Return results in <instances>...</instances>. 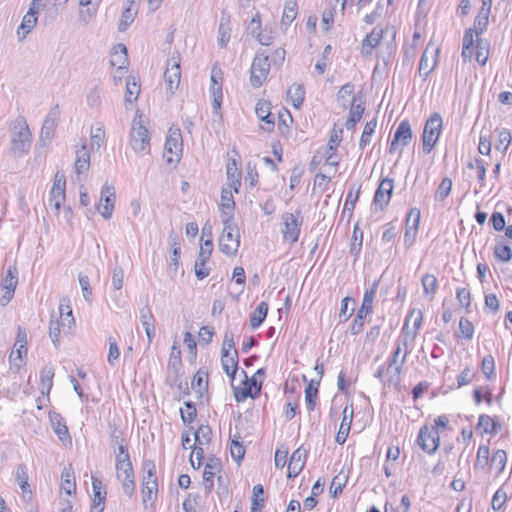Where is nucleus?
Here are the masks:
<instances>
[{
	"label": "nucleus",
	"mask_w": 512,
	"mask_h": 512,
	"mask_svg": "<svg viewBox=\"0 0 512 512\" xmlns=\"http://www.w3.org/2000/svg\"><path fill=\"white\" fill-rule=\"evenodd\" d=\"M58 312V317L53 316L49 324V336L55 347L60 345L61 334L70 333L72 327L75 325L69 299L62 298L60 300Z\"/></svg>",
	"instance_id": "1"
},
{
	"label": "nucleus",
	"mask_w": 512,
	"mask_h": 512,
	"mask_svg": "<svg viewBox=\"0 0 512 512\" xmlns=\"http://www.w3.org/2000/svg\"><path fill=\"white\" fill-rule=\"evenodd\" d=\"M337 101L344 107L350 103L351 106L345 127L347 129H353L355 125L360 121L364 113V100L361 96H356L354 94V85L351 83H346L338 91Z\"/></svg>",
	"instance_id": "2"
},
{
	"label": "nucleus",
	"mask_w": 512,
	"mask_h": 512,
	"mask_svg": "<svg viewBox=\"0 0 512 512\" xmlns=\"http://www.w3.org/2000/svg\"><path fill=\"white\" fill-rule=\"evenodd\" d=\"M129 146L139 156H145L150 153V133L139 111L136 112L131 123Z\"/></svg>",
	"instance_id": "3"
},
{
	"label": "nucleus",
	"mask_w": 512,
	"mask_h": 512,
	"mask_svg": "<svg viewBox=\"0 0 512 512\" xmlns=\"http://www.w3.org/2000/svg\"><path fill=\"white\" fill-rule=\"evenodd\" d=\"M223 230L218 239L219 250L228 257L236 255L240 246V232L230 216L222 219Z\"/></svg>",
	"instance_id": "4"
},
{
	"label": "nucleus",
	"mask_w": 512,
	"mask_h": 512,
	"mask_svg": "<svg viewBox=\"0 0 512 512\" xmlns=\"http://www.w3.org/2000/svg\"><path fill=\"white\" fill-rule=\"evenodd\" d=\"M302 225L303 216L299 211L282 213L279 229L283 240L289 244L296 243L299 239Z\"/></svg>",
	"instance_id": "5"
},
{
	"label": "nucleus",
	"mask_w": 512,
	"mask_h": 512,
	"mask_svg": "<svg viewBox=\"0 0 512 512\" xmlns=\"http://www.w3.org/2000/svg\"><path fill=\"white\" fill-rule=\"evenodd\" d=\"M46 6V0H32L29 9L17 27L16 36L18 41H23L34 30L38 22V14Z\"/></svg>",
	"instance_id": "6"
},
{
	"label": "nucleus",
	"mask_w": 512,
	"mask_h": 512,
	"mask_svg": "<svg viewBox=\"0 0 512 512\" xmlns=\"http://www.w3.org/2000/svg\"><path fill=\"white\" fill-rule=\"evenodd\" d=\"M28 336L25 329L19 327L16 340L9 355L10 370L18 372L26 365Z\"/></svg>",
	"instance_id": "7"
},
{
	"label": "nucleus",
	"mask_w": 512,
	"mask_h": 512,
	"mask_svg": "<svg viewBox=\"0 0 512 512\" xmlns=\"http://www.w3.org/2000/svg\"><path fill=\"white\" fill-rule=\"evenodd\" d=\"M183 144L181 131L170 128L166 136L163 157L168 164L176 165L182 156Z\"/></svg>",
	"instance_id": "8"
},
{
	"label": "nucleus",
	"mask_w": 512,
	"mask_h": 512,
	"mask_svg": "<svg viewBox=\"0 0 512 512\" xmlns=\"http://www.w3.org/2000/svg\"><path fill=\"white\" fill-rule=\"evenodd\" d=\"M210 95L212 98V116L214 122H221L222 114L220 112L222 101H223V90H222V72L220 69L214 67L211 71L210 77Z\"/></svg>",
	"instance_id": "9"
},
{
	"label": "nucleus",
	"mask_w": 512,
	"mask_h": 512,
	"mask_svg": "<svg viewBox=\"0 0 512 512\" xmlns=\"http://www.w3.org/2000/svg\"><path fill=\"white\" fill-rule=\"evenodd\" d=\"M66 179L62 172H56L53 184L49 192L48 204L51 209L55 210L56 216L60 217V209L66 200Z\"/></svg>",
	"instance_id": "10"
},
{
	"label": "nucleus",
	"mask_w": 512,
	"mask_h": 512,
	"mask_svg": "<svg viewBox=\"0 0 512 512\" xmlns=\"http://www.w3.org/2000/svg\"><path fill=\"white\" fill-rule=\"evenodd\" d=\"M443 127V119L438 113H434L426 121L423 131V149L430 153L436 145Z\"/></svg>",
	"instance_id": "11"
},
{
	"label": "nucleus",
	"mask_w": 512,
	"mask_h": 512,
	"mask_svg": "<svg viewBox=\"0 0 512 512\" xmlns=\"http://www.w3.org/2000/svg\"><path fill=\"white\" fill-rule=\"evenodd\" d=\"M116 202V192L113 185L105 183L100 190V197L96 204V209L100 215L108 220L112 217Z\"/></svg>",
	"instance_id": "12"
},
{
	"label": "nucleus",
	"mask_w": 512,
	"mask_h": 512,
	"mask_svg": "<svg viewBox=\"0 0 512 512\" xmlns=\"http://www.w3.org/2000/svg\"><path fill=\"white\" fill-rule=\"evenodd\" d=\"M270 70L269 57L263 53H257L251 65L250 82L254 87H260L266 80Z\"/></svg>",
	"instance_id": "13"
},
{
	"label": "nucleus",
	"mask_w": 512,
	"mask_h": 512,
	"mask_svg": "<svg viewBox=\"0 0 512 512\" xmlns=\"http://www.w3.org/2000/svg\"><path fill=\"white\" fill-rule=\"evenodd\" d=\"M32 143V135L27 125L20 124L11 139V151L16 156H21L28 152Z\"/></svg>",
	"instance_id": "14"
},
{
	"label": "nucleus",
	"mask_w": 512,
	"mask_h": 512,
	"mask_svg": "<svg viewBox=\"0 0 512 512\" xmlns=\"http://www.w3.org/2000/svg\"><path fill=\"white\" fill-rule=\"evenodd\" d=\"M163 77L166 90L169 93L174 94L178 89L181 80L180 60L178 56H171L168 59Z\"/></svg>",
	"instance_id": "15"
},
{
	"label": "nucleus",
	"mask_w": 512,
	"mask_h": 512,
	"mask_svg": "<svg viewBox=\"0 0 512 512\" xmlns=\"http://www.w3.org/2000/svg\"><path fill=\"white\" fill-rule=\"evenodd\" d=\"M412 139V129L408 121H402L394 134L390 145V153L401 154L403 149L410 143Z\"/></svg>",
	"instance_id": "16"
},
{
	"label": "nucleus",
	"mask_w": 512,
	"mask_h": 512,
	"mask_svg": "<svg viewBox=\"0 0 512 512\" xmlns=\"http://www.w3.org/2000/svg\"><path fill=\"white\" fill-rule=\"evenodd\" d=\"M418 445L428 454L434 453L439 447V435L435 427L424 425L418 435Z\"/></svg>",
	"instance_id": "17"
},
{
	"label": "nucleus",
	"mask_w": 512,
	"mask_h": 512,
	"mask_svg": "<svg viewBox=\"0 0 512 512\" xmlns=\"http://www.w3.org/2000/svg\"><path fill=\"white\" fill-rule=\"evenodd\" d=\"M116 477L122 482L124 493L131 497L135 491V479L131 462L122 461L121 465H116Z\"/></svg>",
	"instance_id": "18"
},
{
	"label": "nucleus",
	"mask_w": 512,
	"mask_h": 512,
	"mask_svg": "<svg viewBox=\"0 0 512 512\" xmlns=\"http://www.w3.org/2000/svg\"><path fill=\"white\" fill-rule=\"evenodd\" d=\"M18 282V272L16 267H9L6 271L1 284V305H6L12 298Z\"/></svg>",
	"instance_id": "19"
},
{
	"label": "nucleus",
	"mask_w": 512,
	"mask_h": 512,
	"mask_svg": "<svg viewBox=\"0 0 512 512\" xmlns=\"http://www.w3.org/2000/svg\"><path fill=\"white\" fill-rule=\"evenodd\" d=\"M109 62L110 65L112 67H115L116 71L119 73L118 76L114 75V79H121V76L123 75L129 64L126 46L123 44L115 45L111 50Z\"/></svg>",
	"instance_id": "20"
},
{
	"label": "nucleus",
	"mask_w": 512,
	"mask_h": 512,
	"mask_svg": "<svg viewBox=\"0 0 512 512\" xmlns=\"http://www.w3.org/2000/svg\"><path fill=\"white\" fill-rule=\"evenodd\" d=\"M422 320L423 314L421 310L413 309L410 311L403 327L405 345L408 344L409 340H413L415 338L421 327Z\"/></svg>",
	"instance_id": "21"
},
{
	"label": "nucleus",
	"mask_w": 512,
	"mask_h": 512,
	"mask_svg": "<svg viewBox=\"0 0 512 512\" xmlns=\"http://www.w3.org/2000/svg\"><path fill=\"white\" fill-rule=\"evenodd\" d=\"M420 223V210L413 208L410 210L406 220V231L404 236V244L411 247L416 239L418 227Z\"/></svg>",
	"instance_id": "22"
},
{
	"label": "nucleus",
	"mask_w": 512,
	"mask_h": 512,
	"mask_svg": "<svg viewBox=\"0 0 512 512\" xmlns=\"http://www.w3.org/2000/svg\"><path fill=\"white\" fill-rule=\"evenodd\" d=\"M394 190V183L392 179H383L374 195V203L381 209L388 205Z\"/></svg>",
	"instance_id": "23"
},
{
	"label": "nucleus",
	"mask_w": 512,
	"mask_h": 512,
	"mask_svg": "<svg viewBox=\"0 0 512 512\" xmlns=\"http://www.w3.org/2000/svg\"><path fill=\"white\" fill-rule=\"evenodd\" d=\"M306 462V451L301 448L296 449L288 462V478H295L302 471Z\"/></svg>",
	"instance_id": "24"
},
{
	"label": "nucleus",
	"mask_w": 512,
	"mask_h": 512,
	"mask_svg": "<svg viewBox=\"0 0 512 512\" xmlns=\"http://www.w3.org/2000/svg\"><path fill=\"white\" fill-rule=\"evenodd\" d=\"M384 34V29L375 27L372 32L362 41L361 52L363 55H371L373 50L378 46Z\"/></svg>",
	"instance_id": "25"
},
{
	"label": "nucleus",
	"mask_w": 512,
	"mask_h": 512,
	"mask_svg": "<svg viewBox=\"0 0 512 512\" xmlns=\"http://www.w3.org/2000/svg\"><path fill=\"white\" fill-rule=\"evenodd\" d=\"M379 287V281L375 280L373 283L365 289L362 304L358 311L360 313L371 314L373 311V303L377 295Z\"/></svg>",
	"instance_id": "26"
},
{
	"label": "nucleus",
	"mask_w": 512,
	"mask_h": 512,
	"mask_svg": "<svg viewBox=\"0 0 512 512\" xmlns=\"http://www.w3.org/2000/svg\"><path fill=\"white\" fill-rule=\"evenodd\" d=\"M401 367L402 366L399 365V362H390L387 367H384L379 370L380 381L383 382L384 384H397L401 380Z\"/></svg>",
	"instance_id": "27"
},
{
	"label": "nucleus",
	"mask_w": 512,
	"mask_h": 512,
	"mask_svg": "<svg viewBox=\"0 0 512 512\" xmlns=\"http://www.w3.org/2000/svg\"><path fill=\"white\" fill-rule=\"evenodd\" d=\"M92 488L94 499L91 506V512H103L106 491H102V482L99 479L92 477Z\"/></svg>",
	"instance_id": "28"
},
{
	"label": "nucleus",
	"mask_w": 512,
	"mask_h": 512,
	"mask_svg": "<svg viewBox=\"0 0 512 512\" xmlns=\"http://www.w3.org/2000/svg\"><path fill=\"white\" fill-rule=\"evenodd\" d=\"M90 167V154L85 144L76 150V158L74 163L75 172L80 175L89 170Z\"/></svg>",
	"instance_id": "29"
},
{
	"label": "nucleus",
	"mask_w": 512,
	"mask_h": 512,
	"mask_svg": "<svg viewBox=\"0 0 512 512\" xmlns=\"http://www.w3.org/2000/svg\"><path fill=\"white\" fill-rule=\"evenodd\" d=\"M270 109L271 105L266 100H259L255 107L257 117L267 125V127L262 126V128L267 131H270L274 126V120L271 117Z\"/></svg>",
	"instance_id": "30"
},
{
	"label": "nucleus",
	"mask_w": 512,
	"mask_h": 512,
	"mask_svg": "<svg viewBox=\"0 0 512 512\" xmlns=\"http://www.w3.org/2000/svg\"><path fill=\"white\" fill-rule=\"evenodd\" d=\"M221 470V462L218 458H209L203 473V480L205 483V487L208 490H211L213 487V478L214 476L220 472Z\"/></svg>",
	"instance_id": "31"
},
{
	"label": "nucleus",
	"mask_w": 512,
	"mask_h": 512,
	"mask_svg": "<svg viewBox=\"0 0 512 512\" xmlns=\"http://www.w3.org/2000/svg\"><path fill=\"white\" fill-rule=\"evenodd\" d=\"M169 246H170V257L168 260V269L173 273L178 271L179 267V257L181 253V244L179 239L176 236L169 237Z\"/></svg>",
	"instance_id": "32"
},
{
	"label": "nucleus",
	"mask_w": 512,
	"mask_h": 512,
	"mask_svg": "<svg viewBox=\"0 0 512 512\" xmlns=\"http://www.w3.org/2000/svg\"><path fill=\"white\" fill-rule=\"evenodd\" d=\"M58 121V111L52 110L46 116L42 129H41V138L44 140H51L54 136Z\"/></svg>",
	"instance_id": "33"
},
{
	"label": "nucleus",
	"mask_w": 512,
	"mask_h": 512,
	"mask_svg": "<svg viewBox=\"0 0 512 512\" xmlns=\"http://www.w3.org/2000/svg\"><path fill=\"white\" fill-rule=\"evenodd\" d=\"M231 22L229 17L222 16L217 32V43L220 48L226 47L231 37Z\"/></svg>",
	"instance_id": "34"
},
{
	"label": "nucleus",
	"mask_w": 512,
	"mask_h": 512,
	"mask_svg": "<svg viewBox=\"0 0 512 512\" xmlns=\"http://www.w3.org/2000/svg\"><path fill=\"white\" fill-rule=\"evenodd\" d=\"M226 172L228 188L233 189L237 193L241 185V172L234 160L227 163Z\"/></svg>",
	"instance_id": "35"
},
{
	"label": "nucleus",
	"mask_w": 512,
	"mask_h": 512,
	"mask_svg": "<svg viewBox=\"0 0 512 512\" xmlns=\"http://www.w3.org/2000/svg\"><path fill=\"white\" fill-rule=\"evenodd\" d=\"M140 322L145 330L148 344H150L155 337V318L152 312L148 309H143L140 312Z\"/></svg>",
	"instance_id": "36"
},
{
	"label": "nucleus",
	"mask_w": 512,
	"mask_h": 512,
	"mask_svg": "<svg viewBox=\"0 0 512 512\" xmlns=\"http://www.w3.org/2000/svg\"><path fill=\"white\" fill-rule=\"evenodd\" d=\"M237 402H242L248 397L255 399L261 393L262 386H232Z\"/></svg>",
	"instance_id": "37"
},
{
	"label": "nucleus",
	"mask_w": 512,
	"mask_h": 512,
	"mask_svg": "<svg viewBox=\"0 0 512 512\" xmlns=\"http://www.w3.org/2000/svg\"><path fill=\"white\" fill-rule=\"evenodd\" d=\"M101 0H80V20L87 24L96 14Z\"/></svg>",
	"instance_id": "38"
},
{
	"label": "nucleus",
	"mask_w": 512,
	"mask_h": 512,
	"mask_svg": "<svg viewBox=\"0 0 512 512\" xmlns=\"http://www.w3.org/2000/svg\"><path fill=\"white\" fill-rule=\"evenodd\" d=\"M221 364L223 370L229 377V380L234 381L236 379V374L238 373L237 354H222Z\"/></svg>",
	"instance_id": "39"
},
{
	"label": "nucleus",
	"mask_w": 512,
	"mask_h": 512,
	"mask_svg": "<svg viewBox=\"0 0 512 512\" xmlns=\"http://www.w3.org/2000/svg\"><path fill=\"white\" fill-rule=\"evenodd\" d=\"M233 189L223 188L221 191V201H220V209L222 210V218H226L230 216L232 218V211L234 209V200H233Z\"/></svg>",
	"instance_id": "40"
},
{
	"label": "nucleus",
	"mask_w": 512,
	"mask_h": 512,
	"mask_svg": "<svg viewBox=\"0 0 512 512\" xmlns=\"http://www.w3.org/2000/svg\"><path fill=\"white\" fill-rule=\"evenodd\" d=\"M287 96L292 105L299 109L304 101L305 91L301 84L293 83L287 90Z\"/></svg>",
	"instance_id": "41"
},
{
	"label": "nucleus",
	"mask_w": 512,
	"mask_h": 512,
	"mask_svg": "<svg viewBox=\"0 0 512 512\" xmlns=\"http://www.w3.org/2000/svg\"><path fill=\"white\" fill-rule=\"evenodd\" d=\"M297 2L295 0H287L284 5L282 17H281V25L287 27L289 26L297 16Z\"/></svg>",
	"instance_id": "42"
},
{
	"label": "nucleus",
	"mask_w": 512,
	"mask_h": 512,
	"mask_svg": "<svg viewBox=\"0 0 512 512\" xmlns=\"http://www.w3.org/2000/svg\"><path fill=\"white\" fill-rule=\"evenodd\" d=\"M140 93V83L136 77H129L126 81L125 102L132 103L137 100Z\"/></svg>",
	"instance_id": "43"
},
{
	"label": "nucleus",
	"mask_w": 512,
	"mask_h": 512,
	"mask_svg": "<svg viewBox=\"0 0 512 512\" xmlns=\"http://www.w3.org/2000/svg\"><path fill=\"white\" fill-rule=\"evenodd\" d=\"M158 483L157 480L142 481V497L143 503L146 504L149 501L154 502L157 497Z\"/></svg>",
	"instance_id": "44"
},
{
	"label": "nucleus",
	"mask_w": 512,
	"mask_h": 512,
	"mask_svg": "<svg viewBox=\"0 0 512 512\" xmlns=\"http://www.w3.org/2000/svg\"><path fill=\"white\" fill-rule=\"evenodd\" d=\"M435 66L434 51L426 49L419 63V72L421 75L427 76Z\"/></svg>",
	"instance_id": "45"
},
{
	"label": "nucleus",
	"mask_w": 512,
	"mask_h": 512,
	"mask_svg": "<svg viewBox=\"0 0 512 512\" xmlns=\"http://www.w3.org/2000/svg\"><path fill=\"white\" fill-rule=\"evenodd\" d=\"M104 96V90L100 86H94L86 96V103L92 109L100 108L102 99Z\"/></svg>",
	"instance_id": "46"
},
{
	"label": "nucleus",
	"mask_w": 512,
	"mask_h": 512,
	"mask_svg": "<svg viewBox=\"0 0 512 512\" xmlns=\"http://www.w3.org/2000/svg\"><path fill=\"white\" fill-rule=\"evenodd\" d=\"M499 426L490 416L480 415L476 430L481 434H493Z\"/></svg>",
	"instance_id": "47"
},
{
	"label": "nucleus",
	"mask_w": 512,
	"mask_h": 512,
	"mask_svg": "<svg viewBox=\"0 0 512 512\" xmlns=\"http://www.w3.org/2000/svg\"><path fill=\"white\" fill-rule=\"evenodd\" d=\"M182 361H181V350L180 346L177 342H174L171 347V351L169 354V360H168V368L177 373L181 367Z\"/></svg>",
	"instance_id": "48"
},
{
	"label": "nucleus",
	"mask_w": 512,
	"mask_h": 512,
	"mask_svg": "<svg viewBox=\"0 0 512 512\" xmlns=\"http://www.w3.org/2000/svg\"><path fill=\"white\" fill-rule=\"evenodd\" d=\"M268 312V305L265 302H261L255 308L251 315L250 323L252 328L259 327L265 320Z\"/></svg>",
	"instance_id": "49"
},
{
	"label": "nucleus",
	"mask_w": 512,
	"mask_h": 512,
	"mask_svg": "<svg viewBox=\"0 0 512 512\" xmlns=\"http://www.w3.org/2000/svg\"><path fill=\"white\" fill-rule=\"evenodd\" d=\"M377 128V120L373 119L365 124L364 130L362 132L359 147L361 149L365 148L367 145L371 143L372 136L375 133Z\"/></svg>",
	"instance_id": "50"
},
{
	"label": "nucleus",
	"mask_w": 512,
	"mask_h": 512,
	"mask_svg": "<svg viewBox=\"0 0 512 512\" xmlns=\"http://www.w3.org/2000/svg\"><path fill=\"white\" fill-rule=\"evenodd\" d=\"M211 434H212V431H211V428L207 425H201L195 432L194 434V440H195V443H194V446H204V445H208L209 442L211 441Z\"/></svg>",
	"instance_id": "51"
},
{
	"label": "nucleus",
	"mask_w": 512,
	"mask_h": 512,
	"mask_svg": "<svg viewBox=\"0 0 512 512\" xmlns=\"http://www.w3.org/2000/svg\"><path fill=\"white\" fill-rule=\"evenodd\" d=\"M489 14H490V10L489 8H486V7H482L474 21V28H472L476 35H479L480 33H482L487 25H488V20H489Z\"/></svg>",
	"instance_id": "52"
},
{
	"label": "nucleus",
	"mask_w": 512,
	"mask_h": 512,
	"mask_svg": "<svg viewBox=\"0 0 512 512\" xmlns=\"http://www.w3.org/2000/svg\"><path fill=\"white\" fill-rule=\"evenodd\" d=\"M61 480V488L68 495H71L76 490L73 471L71 469H64L61 474Z\"/></svg>",
	"instance_id": "53"
},
{
	"label": "nucleus",
	"mask_w": 512,
	"mask_h": 512,
	"mask_svg": "<svg viewBox=\"0 0 512 512\" xmlns=\"http://www.w3.org/2000/svg\"><path fill=\"white\" fill-rule=\"evenodd\" d=\"M347 410H348V408L345 407L344 411H343L344 416H343L342 422L340 424L338 433L335 438V441L341 445L345 443L347 436L349 434V431H350V426H351V420H349V421L347 420Z\"/></svg>",
	"instance_id": "54"
},
{
	"label": "nucleus",
	"mask_w": 512,
	"mask_h": 512,
	"mask_svg": "<svg viewBox=\"0 0 512 512\" xmlns=\"http://www.w3.org/2000/svg\"><path fill=\"white\" fill-rule=\"evenodd\" d=\"M136 9L130 5L127 7L121 15L120 21H119V31L124 32L127 30V28L132 24V22L135 19L136 16Z\"/></svg>",
	"instance_id": "55"
},
{
	"label": "nucleus",
	"mask_w": 512,
	"mask_h": 512,
	"mask_svg": "<svg viewBox=\"0 0 512 512\" xmlns=\"http://www.w3.org/2000/svg\"><path fill=\"white\" fill-rule=\"evenodd\" d=\"M507 462V454L504 450H497L491 458V467L496 471V474H500Z\"/></svg>",
	"instance_id": "56"
},
{
	"label": "nucleus",
	"mask_w": 512,
	"mask_h": 512,
	"mask_svg": "<svg viewBox=\"0 0 512 512\" xmlns=\"http://www.w3.org/2000/svg\"><path fill=\"white\" fill-rule=\"evenodd\" d=\"M90 139L92 148L96 147L99 149L104 144L105 131L102 125L97 124L92 127Z\"/></svg>",
	"instance_id": "57"
},
{
	"label": "nucleus",
	"mask_w": 512,
	"mask_h": 512,
	"mask_svg": "<svg viewBox=\"0 0 512 512\" xmlns=\"http://www.w3.org/2000/svg\"><path fill=\"white\" fill-rule=\"evenodd\" d=\"M489 56V43L483 39H477L476 61L480 65H485Z\"/></svg>",
	"instance_id": "58"
},
{
	"label": "nucleus",
	"mask_w": 512,
	"mask_h": 512,
	"mask_svg": "<svg viewBox=\"0 0 512 512\" xmlns=\"http://www.w3.org/2000/svg\"><path fill=\"white\" fill-rule=\"evenodd\" d=\"M481 370L487 381L494 380L495 361L492 355H486L483 358L481 363Z\"/></svg>",
	"instance_id": "59"
},
{
	"label": "nucleus",
	"mask_w": 512,
	"mask_h": 512,
	"mask_svg": "<svg viewBox=\"0 0 512 512\" xmlns=\"http://www.w3.org/2000/svg\"><path fill=\"white\" fill-rule=\"evenodd\" d=\"M183 343L188 349L189 362L194 363L197 357V344L194 336L190 332H185Z\"/></svg>",
	"instance_id": "60"
},
{
	"label": "nucleus",
	"mask_w": 512,
	"mask_h": 512,
	"mask_svg": "<svg viewBox=\"0 0 512 512\" xmlns=\"http://www.w3.org/2000/svg\"><path fill=\"white\" fill-rule=\"evenodd\" d=\"M123 285H124V270L121 267L116 266L112 270L111 286H112L113 290L120 291V290H122Z\"/></svg>",
	"instance_id": "61"
},
{
	"label": "nucleus",
	"mask_w": 512,
	"mask_h": 512,
	"mask_svg": "<svg viewBox=\"0 0 512 512\" xmlns=\"http://www.w3.org/2000/svg\"><path fill=\"white\" fill-rule=\"evenodd\" d=\"M422 285H423L424 293L426 294V296H428L431 299L436 291V286H437L436 277L434 275H430V274L423 276Z\"/></svg>",
	"instance_id": "62"
},
{
	"label": "nucleus",
	"mask_w": 512,
	"mask_h": 512,
	"mask_svg": "<svg viewBox=\"0 0 512 512\" xmlns=\"http://www.w3.org/2000/svg\"><path fill=\"white\" fill-rule=\"evenodd\" d=\"M497 132L498 143L496 144L495 147L497 150H502L503 152H505L508 149L512 140L511 133L507 129H501L498 130Z\"/></svg>",
	"instance_id": "63"
},
{
	"label": "nucleus",
	"mask_w": 512,
	"mask_h": 512,
	"mask_svg": "<svg viewBox=\"0 0 512 512\" xmlns=\"http://www.w3.org/2000/svg\"><path fill=\"white\" fill-rule=\"evenodd\" d=\"M318 395L317 386H306L305 389V402L308 411H313L315 408V400Z\"/></svg>",
	"instance_id": "64"
}]
</instances>
